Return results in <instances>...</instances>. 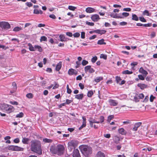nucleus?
Returning <instances> with one entry per match:
<instances>
[{
    "instance_id": "79ce46f5",
    "label": "nucleus",
    "mask_w": 157,
    "mask_h": 157,
    "mask_svg": "<svg viewBox=\"0 0 157 157\" xmlns=\"http://www.w3.org/2000/svg\"><path fill=\"white\" fill-rule=\"evenodd\" d=\"M116 80L117 83H119V82L121 80V79L120 77L117 76L116 77Z\"/></svg>"
},
{
    "instance_id": "69168bd1",
    "label": "nucleus",
    "mask_w": 157,
    "mask_h": 157,
    "mask_svg": "<svg viewBox=\"0 0 157 157\" xmlns=\"http://www.w3.org/2000/svg\"><path fill=\"white\" fill-rule=\"evenodd\" d=\"M10 103L14 105H18V103L17 102L15 101H10Z\"/></svg>"
},
{
    "instance_id": "dca6fc26",
    "label": "nucleus",
    "mask_w": 157,
    "mask_h": 157,
    "mask_svg": "<svg viewBox=\"0 0 157 157\" xmlns=\"http://www.w3.org/2000/svg\"><path fill=\"white\" fill-rule=\"evenodd\" d=\"M118 131L119 133L122 135H125L127 133L126 131L123 128H120Z\"/></svg>"
},
{
    "instance_id": "9b49d317",
    "label": "nucleus",
    "mask_w": 157,
    "mask_h": 157,
    "mask_svg": "<svg viewBox=\"0 0 157 157\" xmlns=\"http://www.w3.org/2000/svg\"><path fill=\"white\" fill-rule=\"evenodd\" d=\"M73 157H81L79 151L77 149H74L73 154Z\"/></svg>"
},
{
    "instance_id": "b1692460",
    "label": "nucleus",
    "mask_w": 157,
    "mask_h": 157,
    "mask_svg": "<svg viewBox=\"0 0 157 157\" xmlns=\"http://www.w3.org/2000/svg\"><path fill=\"white\" fill-rule=\"evenodd\" d=\"M29 50L31 51H35V46L33 47L31 44L29 43L28 44Z\"/></svg>"
},
{
    "instance_id": "a878e982",
    "label": "nucleus",
    "mask_w": 157,
    "mask_h": 157,
    "mask_svg": "<svg viewBox=\"0 0 157 157\" xmlns=\"http://www.w3.org/2000/svg\"><path fill=\"white\" fill-rule=\"evenodd\" d=\"M114 140L115 143L118 144L120 141V139L119 137L117 136H114Z\"/></svg>"
},
{
    "instance_id": "20e7f679",
    "label": "nucleus",
    "mask_w": 157,
    "mask_h": 157,
    "mask_svg": "<svg viewBox=\"0 0 157 157\" xmlns=\"http://www.w3.org/2000/svg\"><path fill=\"white\" fill-rule=\"evenodd\" d=\"M13 107L11 105L5 104L2 105V109L8 113L11 112L13 110Z\"/></svg>"
},
{
    "instance_id": "8fccbe9b",
    "label": "nucleus",
    "mask_w": 157,
    "mask_h": 157,
    "mask_svg": "<svg viewBox=\"0 0 157 157\" xmlns=\"http://www.w3.org/2000/svg\"><path fill=\"white\" fill-rule=\"evenodd\" d=\"M72 100H70L68 99H67L66 100V102H64V103H65V105H66V104L69 105L70 103L72 102Z\"/></svg>"
},
{
    "instance_id": "de8ad7c7",
    "label": "nucleus",
    "mask_w": 157,
    "mask_h": 157,
    "mask_svg": "<svg viewBox=\"0 0 157 157\" xmlns=\"http://www.w3.org/2000/svg\"><path fill=\"white\" fill-rule=\"evenodd\" d=\"M88 63V61L83 60H82V64L83 66H85L87 65Z\"/></svg>"
},
{
    "instance_id": "39448f33",
    "label": "nucleus",
    "mask_w": 157,
    "mask_h": 157,
    "mask_svg": "<svg viewBox=\"0 0 157 157\" xmlns=\"http://www.w3.org/2000/svg\"><path fill=\"white\" fill-rule=\"evenodd\" d=\"M0 27L3 29H10L11 26L8 22L2 21L0 22Z\"/></svg>"
},
{
    "instance_id": "680f3d73",
    "label": "nucleus",
    "mask_w": 157,
    "mask_h": 157,
    "mask_svg": "<svg viewBox=\"0 0 157 157\" xmlns=\"http://www.w3.org/2000/svg\"><path fill=\"white\" fill-rule=\"evenodd\" d=\"M25 4L29 7H30L33 6V4L30 2H27L25 3Z\"/></svg>"
},
{
    "instance_id": "5fc2aeb1",
    "label": "nucleus",
    "mask_w": 157,
    "mask_h": 157,
    "mask_svg": "<svg viewBox=\"0 0 157 157\" xmlns=\"http://www.w3.org/2000/svg\"><path fill=\"white\" fill-rule=\"evenodd\" d=\"M138 77L139 79L142 80H144V78L141 75H138Z\"/></svg>"
},
{
    "instance_id": "13d9d810",
    "label": "nucleus",
    "mask_w": 157,
    "mask_h": 157,
    "mask_svg": "<svg viewBox=\"0 0 157 157\" xmlns=\"http://www.w3.org/2000/svg\"><path fill=\"white\" fill-rule=\"evenodd\" d=\"M139 98L137 95L136 96H135L134 97V100L136 102H138L139 101Z\"/></svg>"
},
{
    "instance_id": "e433bc0d",
    "label": "nucleus",
    "mask_w": 157,
    "mask_h": 157,
    "mask_svg": "<svg viewBox=\"0 0 157 157\" xmlns=\"http://www.w3.org/2000/svg\"><path fill=\"white\" fill-rule=\"evenodd\" d=\"M93 94V91L92 90H90L88 92L87 95L88 97L90 98L92 97Z\"/></svg>"
},
{
    "instance_id": "2f4dec72",
    "label": "nucleus",
    "mask_w": 157,
    "mask_h": 157,
    "mask_svg": "<svg viewBox=\"0 0 157 157\" xmlns=\"http://www.w3.org/2000/svg\"><path fill=\"white\" fill-rule=\"evenodd\" d=\"M137 86L140 87L141 89H143L146 87V85L144 84L139 83L138 84Z\"/></svg>"
},
{
    "instance_id": "338daca9",
    "label": "nucleus",
    "mask_w": 157,
    "mask_h": 157,
    "mask_svg": "<svg viewBox=\"0 0 157 157\" xmlns=\"http://www.w3.org/2000/svg\"><path fill=\"white\" fill-rule=\"evenodd\" d=\"M79 86L80 87L81 89L82 90L84 88V86L83 84L82 83H79Z\"/></svg>"
},
{
    "instance_id": "e2e57ef3",
    "label": "nucleus",
    "mask_w": 157,
    "mask_h": 157,
    "mask_svg": "<svg viewBox=\"0 0 157 157\" xmlns=\"http://www.w3.org/2000/svg\"><path fill=\"white\" fill-rule=\"evenodd\" d=\"M156 35V33L155 32H152L151 34V38H154L155 36Z\"/></svg>"
},
{
    "instance_id": "1a4fd4ad",
    "label": "nucleus",
    "mask_w": 157,
    "mask_h": 157,
    "mask_svg": "<svg viewBox=\"0 0 157 157\" xmlns=\"http://www.w3.org/2000/svg\"><path fill=\"white\" fill-rule=\"evenodd\" d=\"M91 18L94 21H97L100 19L99 16L98 14H95L93 15Z\"/></svg>"
},
{
    "instance_id": "72a5a7b5",
    "label": "nucleus",
    "mask_w": 157,
    "mask_h": 157,
    "mask_svg": "<svg viewBox=\"0 0 157 157\" xmlns=\"http://www.w3.org/2000/svg\"><path fill=\"white\" fill-rule=\"evenodd\" d=\"M122 73L123 74H131L132 73V71H130L128 70L123 71Z\"/></svg>"
},
{
    "instance_id": "a211bd4d",
    "label": "nucleus",
    "mask_w": 157,
    "mask_h": 157,
    "mask_svg": "<svg viewBox=\"0 0 157 157\" xmlns=\"http://www.w3.org/2000/svg\"><path fill=\"white\" fill-rule=\"evenodd\" d=\"M62 67V62L60 61L56 65V70L57 71H59L60 69Z\"/></svg>"
},
{
    "instance_id": "0e129e2a",
    "label": "nucleus",
    "mask_w": 157,
    "mask_h": 157,
    "mask_svg": "<svg viewBox=\"0 0 157 157\" xmlns=\"http://www.w3.org/2000/svg\"><path fill=\"white\" fill-rule=\"evenodd\" d=\"M104 136L105 138H109L110 137L111 135L110 134H104Z\"/></svg>"
},
{
    "instance_id": "37998d69",
    "label": "nucleus",
    "mask_w": 157,
    "mask_h": 157,
    "mask_svg": "<svg viewBox=\"0 0 157 157\" xmlns=\"http://www.w3.org/2000/svg\"><path fill=\"white\" fill-rule=\"evenodd\" d=\"M90 67H91V66H90V65L86 66L84 68V70H85V72H86L88 71H89Z\"/></svg>"
},
{
    "instance_id": "bf43d9fd",
    "label": "nucleus",
    "mask_w": 157,
    "mask_h": 157,
    "mask_svg": "<svg viewBox=\"0 0 157 157\" xmlns=\"http://www.w3.org/2000/svg\"><path fill=\"white\" fill-rule=\"evenodd\" d=\"M81 37L82 39H84L85 38V33L82 32L81 33Z\"/></svg>"
},
{
    "instance_id": "f03ea898",
    "label": "nucleus",
    "mask_w": 157,
    "mask_h": 157,
    "mask_svg": "<svg viewBox=\"0 0 157 157\" xmlns=\"http://www.w3.org/2000/svg\"><path fill=\"white\" fill-rule=\"evenodd\" d=\"M31 149L32 151L40 155L42 154L41 144L40 142L37 140H32L31 141Z\"/></svg>"
},
{
    "instance_id": "f257e3e1",
    "label": "nucleus",
    "mask_w": 157,
    "mask_h": 157,
    "mask_svg": "<svg viewBox=\"0 0 157 157\" xmlns=\"http://www.w3.org/2000/svg\"><path fill=\"white\" fill-rule=\"evenodd\" d=\"M50 151L52 154L61 155H63L65 150L64 146L61 144H58L56 146L52 145L50 147Z\"/></svg>"
},
{
    "instance_id": "c9c22d12",
    "label": "nucleus",
    "mask_w": 157,
    "mask_h": 157,
    "mask_svg": "<svg viewBox=\"0 0 157 157\" xmlns=\"http://www.w3.org/2000/svg\"><path fill=\"white\" fill-rule=\"evenodd\" d=\"M132 19L136 21H137L139 20L138 17L135 14H132Z\"/></svg>"
},
{
    "instance_id": "c756f323",
    "label": "nucleus",
    "mask_w": 157,
    "mask_h": 157,
    "mask_svg": "<svg viewBox=\"0 0 157 157\" xmlns=\"http://www.w3.org/2000/svg\"><path fill=\"white\" fill-rule=\"evenodd\" d=\"M29 141V139L28 138H24L22 140V142L24 144H28V142Z\"/></svg>"
},
{
    "instance_id": "bb28decb",
    "label": "nucleus",
    "mask_w": 157,
    "mask_h": 157,
    "mask_svg": "<svg viewBox=\"0 0 157 157\" xmlns=\"http://www.w3.org/2000/svg\"><path fill=\"white\" fill-rule=\"evenodd\" d=\"M59 37L60 40L61 41H64L67 40L66 38L65 37V36L63 35H61L59 36Z\"/></svg>"
},
{
    "instance_id": "603ef678",
    "label": "nucleus",
    "mask_w": 157,
    "mask_h": 157,
    "mask_svg": "<svg viewBox=\"0 0 157 157\" xmlns=\"http://www.w3.org/2000/svg\"><path fill=\"white\" fill-rule=\"evenodd\" d=\"M80 35V33L78 32L75 33L73 34V36L75 37H79Z\"/></svg>"
},
{
    "instance_id": "0eeeda50",
    "label": "nucleus",
    "mask_w": 157,
    "mask_h": 157,
    "mask_svg": "<svg viewBox=\"0 0 157 157\" xmlns=\"http://www.w3.org/2000/svg\"><path fill=\"white\" fill-rule=\"evenodd\" d=\"M68 148L71 149H72V147H75L77 145V143L76 141L71 140L68 143Z\"/></svg>"
},
{
    "instance_id": "4d7b16f0",
    "label": "nucleus",
    "mask_w": 157,
    "mask_h": 157,
    "mask_svg": "<svg viewBox=\"0 0 157 157\" xmlns=\"http://www.w3.org/2000/svg\"><path fill=\"white\" fill-rule=\"evenodd\" d=\"M140 20L143 22H145L146 21L145 19L143 17H140L139 18Z\"/></svg>"
},
{
    "instance_id": "423d86ee",
    "label": "nucleus",
    "mask_w": 157,
    "mask_h": 157,
    "mask_svg": "<svg viewBox=\"0 0 157 157\" xmlns=\"http://www.w3.org/2000/svg\"><path fill=\"white\" fill-rule=\"evenodd\" d=\"M8 149L10 150L14 151H22L23 149L16 146L11 145L8 147Z\"/></svg>"
},
{
    "instance_id": "2eb2a0df",
    "label": "nucleus",
    "mask_w": 157,
    "mask_h": 157,
    "mask_svg": "<svg viewBox=\"0 0 157 157\" xmlns=\"http://www.w3.org/2000/svg\"><path fill=\"white\" fill-rule=\"evenodd\" d=\"M139 72L142 74L144 75H145V76H146L148 74L147 72L146 71L144 70L142 67L140 68L139 70Z\"/></svg>"
},
{
    "instance_id": "4c0bfd02",
    "label": "nucleus",
    "mask_w": 157,
    "mask_h": 157,
    "mask_svg": "<svg viewBox=\"0 0 157 157\" xmlns=\"http://www.w3.org/2000/svg\"><path fill=\"white\" fill-rule=\"evenodd\" d=\"M24 116V114L22 112H21L17 114L16 115V117L17 118H21L23 117Z\"/></svg>"
},
{
    "instance_id": "9d476101",
    "label": "nucleus",
    "mask_w": 157,
    "mask_h": 157,
    "mask_svg": "<svg viewBox=\"0 0 157 157\" xmlns=\"http://www.w3.org/2000/svg\"><path fill=\"white\" fill-rule=\"evenodd\" d=\"M111 17L113 18H123V17L122 16L119 15V14L118 15L117 13H111L109 15Z\"/></svg>"
},
{
    "instance_id": "393cba45",
    "label": "nucleus",
    "mask_w": 157,
    "mask_h": 157,
    "mask_svg": "<svg viewBox=\"0 0 157 157\" xmlns=\"http://www.w3.org/2000/svg\"><path fill=\"white\" fill-rule=\"evenodd\" d=\"M104 40L102 39L100 40H98L97 42V44L100 45L105 44L106 43L104 42Z\"/></svg>"
},
{
    "instance_id": "09e8293b",
    "label": "nucleus",
    "mask_w": 157,
    "mask_h": 157,
    "mask_svg": "<svg viewBox=\"0 0 157 157\" xmlns=\"http://www.w3.org/2000/svg\"><path fill=\"white\" fill-rule=\"evenodd\" d=\"M100 123H102L104 121V117L103 116H101L99 117Z\"/></svg>"
},
{
    "instance_id": "5701e85b",
    "label": "nucleus",
    "mask_w": 157,
    "mask_h": 157,
    "mask_svg": "<svg viewBox=\"0 0 157 157\" xmlns=\"http://www.w3.org/2000/svg\"><path fill=\"white\" fill-rule=\"evenodd\" d=\"M33 13L35 14H42L43 13V12L41 10H38L37 9H34L33 11Z\"/></svg>"
},
{
    "instance_id": "412c9836",
    "label": "nucleus",
    "mask_w": 157,
    "mask_h": 157,
    "mask_svg": "<svg viewBox=\"0 0 157 157\" xmlns=\"http://www.w3.org/2000/svg\"><path fill=\"white\" fill-rule=\"evenodd\" d=\"M96 157H105V155L103 153L99 151L97 153Z\"/></svg>"
},
{
    "instance_id": "c85d7f7f",
    "label": "nucleus",
    "mask_w": 157,
    "mask_h": 157,
    "mask_svg": "<svg viewBox=\"0 0 157 157\" xmlns=\"http://www.w3.org/2000/svg\"><path fill=\"white\" fill-rule=\"evenodd\" d=\"M103 78L102 77H98L94 79V81L97 82H99L100 81L102 80Z\"/></svg>"
},
{
    "instance_id": "473e14b6",
    "label": "nucleus",
    "mask_w": 157,
    "mask_h": 157,
    "mask_svg": "<svg viewBox=\"0 0 157 157\" xmlns=\"http://www.w3.org/2000/svg\"><path fill=\"white\" fill-rule=\"evenodd\" d=\"M22 29L21 27H16L13 29V31L14 32H18L21 30Z\"/></svg>"
},
{
    "instance_id": "f8f14e48",
    "label": "nucleus",
    "mask_w": 157,
    "mask_h": 157,
    "mask_svg": "<svg viewBox=\"0 0 157 157\" xmlns=\"http://www.w3.org/2000/svg\"><path fill=\"white\" fill-rule=\"evenodd\" d=\"M85 11L87 13H91L95 12V9L92 7H88L86 8Z\"/></svg>"
},
{
    "instance_id": "3c124183",
    "label": "nucleus",
    "mask_w": 157,
    "mask_h": 157,
    "mask_svg": "<svg viewBox=\"0 0 157 157\" xmlns=\"http://www.w3.org/2000/svg\"><path fill=\"white\" fill-rule=\"evenodd\" d=\"M26 96L29 98H31L33 97V95L31 93H29L26 94Z\"/></svg>"
},
{
    "instance_id": "cd10ccee",
    "label": "nucleus",
    "mask_w": 157,
    "mask_h": 157,
    "mask_svg": "<svg viewBox=\"0 0 157 157\" xmlns=\"http://www.w3.org/2000/svg\"><path fill=\"white\" fill-rule=\"evenodd\" d=\"M43 141L44 142L46 143H51L52 142V140L46 138L43 139Z\"/></svg>"
},
{
    "instance_id": "49530a36",
    "label": "nucleus",
    "mask_w": 157,
    "mask_h": 157,
    "mask_svg": "<svg viewBox=\"0 0 157 157\" xmlns=\"http://www.w3.org/2000/svg\"><path fill=\"white\" fill-rule=\"evenodd\" d=\"M12 86L13 87L14 91H15L17 89V86L16 83L14 82H13L12 83Z\"/></svg>"
},
{
    "instance_id": "7c9ffc66",
    "label": "nucleus",
    "mask_w": 157,
    "mask_h": 157,
    "mask_svg": "<svg viewBox=\"0 0 157 157\" xmlns=\"http://www.w3.org/2000/svg\"><path fill=\"white\" fill-rule=\"evenodd\" d=\"M129 15V13H128L126 12H124L122 14H119V15L122 16L123 18L124 17H127Z\"/></svg>"
},
{
    "instance_id": "c03bdc74",
    "label": "nucleus",
    "mask_w": 157,
    "mask_h": 157,
    "mask_svg": "<svg viewBox=\"0 0 157 157\" xmlns=\"http://www.w3.org/2000/svg\"><path fill=\"white\" fill-rule=\"evenodd\" d=\"M97 59V57L96 56H95L92 58L91 61L93 63H94L96 61Z\"/></svg>"
},
{
    "instance_id": "864d4df0",
    "label": "nucleus",
    "mask_w": 157,
    "mask_h": 157,
    "mask_svg": "<svg viewBox=\"0 0 157 157\" xmlns=\"http://www.w3.org/2000/svg\"><path fill=\"white\" fill-rule=\"evenodd\" d=\"M139 99H142L144 97V95L143 94H140L137 95Z\"/></svg>"
},
{
    "instance_id": "58836bf2",
    "label": "nucleus",
    "mask_w": 157,
    "mask_h": 157,
    "mask_svg": "<svg viewBox=\"0 0 157 157\" xmlns=\"http://www.w3.org/2000/svg\"><path fill=\"white\" fill-rule=\"evenodd\" d=\"M76 8V7L71 6H69L68 7V9L69 10L72 11L75 10Z\"/></svg>"
},
{
    "instance_id": "6ab92c4d",
    "label": "nucleus",
    "mask_w": 157,
    "mask_h": 157,
    "mask_svg": "<svg viewBox=\"0 0 157 157\" xmlns=\"http://www.w3.org/2000/svg\"><path fill=\"white\" fill-rule=\"evenodd\" d=\"M96 33H97L101 35L105 34L106 32V31L104 30L97 29L95 30Z\"/></svg>"
},
{
    "instance_id": "7ed1b4c3",
    "label": "nucleus",
    "mask_w": 157,
    "mask_h": 157,
    "mask_svg": "<svg viewBox=\"0 0 157 157\" xmlns=\"http://www.w3.org/2000/svg\"><path fill=\"white\" fill-rule=\"evenodd\" d=\"M82 153L86 157H88L92 153V149L91 147L87 145H82L80 147Z\"/></svg>"
},
{
    "instance_id": "a18cd8bd",
    "label": "nucleus",
    "mask_w": 157,
    "mask_h": 157,
    "mask_svg": "<svg viewBox=\"0 0 157 157\" xmlns=\"http://www.w3.org/2000/svg\"><path fill=\"white\" fill-rule=\"evenodd\" d=\"M143 14L144 15H146L147 16H149L150 15L149 11L147 10H145L144 11Z\"/></svg>"
},
{
    "instance_id": "4468645a",
    "label": "nucleus",
    "mask_w": 157,
    "mask_h": 157,
    "mask_svg": "<svg viewBox=\"0 0 157 157\" xmlns=\"http://www.w3.org/2000/svg\"><path fill=\"white\" fill-rule=\"evenodd\" d=\"M142 123L141 122H138L136 124L134 125V127L133 128V130L135 131H136L137 130V128L139 127L141 125Z\"/></svg>"
},
{
    "instance_id": "aec40b11",
    "label": "nucleus",
    "mask_w": 157,
    "mask_h": 157,
    "mask_svg": "<svg viewBox=\"0 0 157 157\" xmlns=\"http://www.w3.org/2000/svg\"><path fill=\"white\" fill-rule=\"evenodd\" d=\"M83 98V94H77L75 95V98L79 99L82 100Z\"/></svg>"
},
{
    "instance_id": "ea45409f",
    "label": "nucleus",
    "mask_w": 157,
    "mask_h": 157,
    "mask_svg": "<svg viewBox=\"0 0 157 157\" xmlns=\"http://www.w3.org/2000/svg\"><path fill=\"white\" fill-rule=\"evenodd\" d=\"M47 38L45 37V36H42L41 37L40 39V41H47Z\"/></svg>"
},
{
    "instance_id": "774afa93",
    "label": "nucleus",
    "mask_w": 157,
    "mask_h": 157,
    "mask_svg": "<svg viewBox=\"0 0 157 157\" xmlns=\"http://www.w3.org/2000/svg\"><path fill=\"white\" fill-rule=\"evenodd\" d=\"M19 141V139L18 138H16L13 140V142L16 143H18Z\"/></svg>"
},
{
    "instance_id": "6e6d98bb",
    "label": "nucleus",
    "mask_w": 157,
    "mask_h": 157,
    "mask_svg": "<svg viewBox=\"0 0 157 157\" xmlns=\"http://www.w3.org/2000/svg\"><path fill=\"white\" fill-rule=\"evenodd\" d=\"M86 24L90 26H94V23L93 22H90L88 21H86Z\"/></svg>"
},
{
    "instance_id": "ddd939ff",
    "label": "nucleus",
    "mask_w": 157,
    "mask_h": 157,
    "mask_svg": "<svg viewBox=\"0 0 157 157\" xmlns=\"http://www.w3.org/2000/svg\"><path fill=\"white\" fill-rule=\"evenodd\" d=\"M77 71L73 69H70L68 71V74L69 75H77Z\"/></svg>"
},
{
    "instance_id": "f704fd0d",
    "label": "nucleus",
    "mask_w": 157,
    "mask_h": 157,
    "mask_svg": "<svg viewBox=\"0 0 157 157\" xmlns=\"http://www.w3.org/2000/svg\"><path fill=\"white\" fill-rule=\"evenodd\" d=\"M114 116L113 115H111L108 117L107 121L108 122L110 123L111 120L114 118Z\"/></svg>"
},
{
    "instance_id": "6e6552de",
    "label": "nucleus",
    "mask_w": 157,
    "mask_h": 157,
    "mask_svg": "<svg viewBox=\"0 0 157 157\" xmlns=\"http://www.w3.org/2000/svg\"><path fill=\"white\" fill-rule=\"evenodd\" d=\"M108 102L110 106H117L118 104V102L117 101L112 99H109Z\"/></svg>"
},
{
    "instance_id": "a19ab883",
    "label": "nucleus",
    "mask_w": 157,
    "mask_h": 157,
    "mask_svg": "<svg viewBox=\"0 0 157 157\" xmlns=\"http://www.w3.org/2000/svg\"><path fill=\"white\" fill-rule=\"evenodd\" d=\"M100 57L101 58H103L105 59H106L107 58V56L106 55L102 54L100 55Z\"/></svg>"
},
{
    "instance_id": "052dcab7",
    "label": "nucleus",
    "mask_w": 157,
    "mask_h": 157,
    "mask_svg": "<svg viewBox=\"0 0 157 157\" xmlns=\"http://www.w3.org/2000/svg\"><path fill=\"white\" fill-rule=\"evenodd\" d=\"M0 48H2L4 50H6L8 48V47L5 46L4 45H1L0 44Z\"/></svg>"
},
{
    "instance_id": "f3484780",
    "label": "nucleus",
    "mask_w": 157,
    "mask_h": 157,
    "mask_svg": "<svg viewBox=\"0 0 157 157\" xmlns=\"http://www.w3.org/2000/svg\"><path fill=\"white\" fill-rule=\"evenodd\" d=\"M136 25L138 26H143L144 27H150L151 25V24L148 23L147 24H143L140 23H137L136 24Z\"/></svg>"
},
{
    "instance_id": "4be33fe9",
    "label": "nucleus",
    "mask_w": 157,
    "mask_h": 157,
    "mask_svg": "<svg viewBox=\"0 0 157 157\" xmlns=\"http://www.w3.org/2000/svg\"><path fill=\"white\" fill-rule=\"evenodd\" d=\"M35 51L36 50H37L40 52H42L43 51L42 48L40 46L37 45H35Z\"/></svg>"
}]
</instances>
